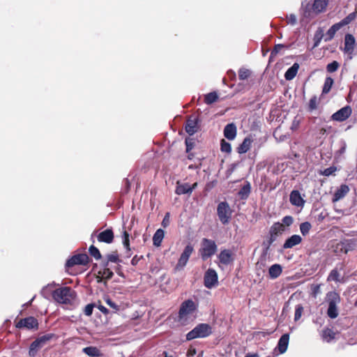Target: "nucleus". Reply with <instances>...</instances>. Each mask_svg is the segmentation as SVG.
<instances>
[{"instance_id": "obj_1", "label": "nucleus", "mask_w": 357, "mask_h": 357, "mask_svg": "<svg viewBox=\"0 0 357 357\" xmlns=\"http://www.w3.org/2000/svg\"><path fill=\"white\" fill-rule=\"evenodd\" d=\"M76 296L75 291L70 287H63L55 289L52 293L53 298L59 303L70 304Z\"/></svg>"}, {"instance_id": "obj_2", "label": "nucleus", "mask_w": 357, "mask_h": 357, "mask_svg": "<svg viewBox=\"0 0 357 357\" xmlns=\"http://www.w3.org/2000/svg\"><path fill=\"white\" fill-rule=\"evenodd\" d=\"M326 301L328 305L327 315L331 319L337 318L339 314L337 305L341 301L340 294L335 291H329L326 294Z\"/></svg>"}, {"instance_id": "obj_3", "label": "nucleus", "mask_w": 357, "mask_h": 357, "mask_svg": "<svg viewBox=\"0 0 357 357\" xmlns=\"http://www.w3.org/2000/svg\"><path fill=\"white\" fill-rule=\"evenodd\" d=\"M213 333V329L208 324H199L186 334V340L190 341L197 338H205Z\"/></svg>"}, {"instance_id": "obj_4", "label": "nucleus", "mask_w": 357, "mask_h": 357, "mask_svg": "<svg viewBox=\"0 0 357 357\" xmlns=\"http://www.w3.org/2000/svg\"><path fill=\"white\" fill-rule=\"evenodd\" d=\"M217 249V245L213 240L204 238L201 242L199 254L202 259L206 261L216 253Z\"/></svg>"}, {"instance_id": "obj_5", "label": "nucleus", "mask_w": 357, "mask_h": 357, "mask_svg": "<svg viewBox=\"0 0 357 357\" xmlns=\"http://www.w3.org/2000/svg\"><path fill=\"white\" fill-rule=\"evenodd\" d=\"M197 309V305L192 300L188 299L183 301L180 306L178 319L184 324L188 320V316L193 314Z\"/></svg>"}, {"instance_id": "obj_6", "label": "nucleus", "mask_w": 357, "mask_h": 357, "mask_svg": "<svg viewBox=\"0 0 357 357\" xmlns=\"http://www.w3.org/2000/svg\"><path fill=\"white\" fill-rule=\"evenodd\" d=\"M91 261L89 257L86 253H79L70 257L66 262L67 271L73 274V268L75 266H87Z\"/></svg>"}, {"instance_id": "obj_7", "label": "nucleus", "mask_w": 357, "mask_h": 357, "mask_svg": "<svg viewBox=\"0 0 357 357\" xmlns=\"http://www.w3.org/2000/svg\"><path fill=\"white\" fill-rule=\"evenodd\" d=\"M54 338H56V335L54 333H47L36 338L29 347V356L34 357L40 349Z\"/></svg>"}, {"instance_id": "obj_8", "label": "nucleus", "mask_w": 357, "mask_h": 357, "mask_svg": "<svg viewBox=\"0 0 357 357\" xmlns=\"http://www.w3.org/2000/svg\"><path fill=\"white\" fill-rule=\"evenodd\" d=\"M232 211L227 202H221L217 207V214L220 221L226 225L229 222Z\"/></svg>"}, {"instance_id": "obj_9", "label": "nucleus", "mask_w": 357, "mask_h": 357, "mask_svg": "<svg viewBox=\"0 0 357 357\" xmlns=\"http://www.w3.org/2000/svg\"><path fill=\"white\" fill-rule=\"evenodd\" d=\"M15 327L17 328L37 330L38 328V321L37 319L31 316L24 319H20L18 321L15 322Z\"/></svg>"}, {"instance_id": "obj_10", "label": "nucleus", "mask_w": 357, "mask_h": 357, "mask_svg": "<svg viewBox=\"0 0 357 357\" xmlns=\"http://www.w3.org/2000/svg\"><path fill=\"white\" fill-rule=\"evenodd\" d=\"M284 230V226L280 222H277L273 224L269 230L270 237L267 242L266 250H268L271 245L276 240L278 234H282Z\"/></svg>"}, {"instance_id": "obj_11", "label": "nucleus", "mask_w": 357, "mask_h": 357, "mask_svg": "<svg viewBox=\"0 0 357 357\" xmlns=\"http://www.w3.org/2000/svg\"><path fill=\"white\" fill-rule=\"evenodd\" d=\"M193 252H194L193 245L191 243H188L185 247L183 252L181 253V255L178 260L176 268V269L183 268L187 264L188 259Z\"/></svg>"}, {"instance_id": "obj_12", "label": "nucleus", "mask_w": 357, "mask_h": 357, "mask_svg": "<svg viewBox=\"0 0 357 357\" xmlns=\"http://www.w3.org/2000/svg\"><path fill=\"white\" fill-rule=\"evenodd\" d=\"M351 107L349 105H347L333 114L331 116V119L333 121L342 122L349 119V117L351 115Z\"/></svg>"}, {"instance_id": "obj_13", "label": "nucleus", "mask_w": 357, "mask_h": 357, "mask_svg": "<svg viewBox=\"0 0 357 357\" xmlns=\"http://www.w3.org/2000/svg\"><path fill=\"white\" fill-rule=\"evenodd\" d=\"M218 274L213 268H208L204 276V286L208 289L212 288L218 283Z\"/></svg>"}, {"instance_id": "obj_14", "label": "nucleus", "mask_w": 357, "mask_h": 357, "mask_svg": "<svg viewBox=\"0 0 357 357\" xmlns=\"http://www.w3.org/2000/svg\"><path fill=\"white\" fill-rule=\"evenodd\" d=\"M96 237L98 242L110 244L114 241V234L112 229L109 228L100 232Z\"/></svg>"}, {"instance_id": "obj_15", "label": "nucleus", "mask_w": 357, "mask_h": 357, "mask_svg": "<svg viewBox=\"0 0 357 357\" xmlns=\"http://www.w3.org/2000/svg\"><path fill=\"white\" fill-rule=\"evenodd\" d=\"M198 118L195 116H190L188 119L185 126L186 132L190 135H192L198 130Z\"/></svg>"}, {"instance_id": "obj_16", "label": "nucleus", "mask_w": 357, "mask_h": 357, "mask_svg": "<svg viewBox=\"0 0 357 357\" xmlns=\"http://www.w3.org/2000/svg\"><path fill=\"white\" fill-rule=\"evenodd\" d=\"M356 40L353 35L347 33L344 37V52L347 54H352L354 50Z\"/></svg>"}, {"instance_id": "obj_17", "label": "nucleus", "mask_w": 357, "mask_h": 357, "mask_svg": "<svg viewBox=\"0 0 357 357\" xmlns=\"http://www.w3.org/2000/svg\"><path fill=\"white\" fill-rule=\"evenodd\" d=\"M349 192V188L346 184H342L335 192L333 198L332 202L335 203L344 198L347 194Z\"/></svg>"}, {"instance_id": "obj_18", "label": "nucleus", "mask_w": 357, "mask_h": 357, "mask_svg": "<svg viewBox=\"0 0 357 357\" xmlns=\"http://www.w3.org/2000/svg\"><path fill=\"white\" fill-rule=\"evenodd\" d=\"M218 257L220 262L224 265H228L234 261L232 252L227 249L222 250Z\"/></svg>"}, {"instance_id": "obj_19", "label": "nucleus", "mask_w": 357, "mask_h": 357, "mask_svg": "<svg viewBox=\"0 0 357 357\" xmlns=\"http://www.w3.org/2000/svg\"><path fill=\"white\" fill-rule=\"evenodd\" d=\"M289 342V333H284L280 337V338L279 339L278 345H277V349H278L280 354H284V352H286V351L287 350V348H288Z\"/></svg>"}, {"instance_id": "obj_20", "label": "nucleus", "mask_w": 357, "mask_h": 357, "mask_svg": "<svg viewBox=\"0 0 357 357\" xmlns=\"http://www.w3.org/2000/svg\"><path fill=\"white\" fill-rule=\"evenodd\" d=\"M289 201L291 204L296 206H303L305 201L301 197L298 190H292L290 193Z\"/></svg>"}, {"instance_id": "obj_21", "label": "nucleus", "mask_w": 357, "mask_h": 357, "mask_svg": "<svg viewBox=\"0 0 357 357\" xmlns=\"http://www.w3.org/2000/svg\"><path fill=\"white\" fill-rule=\"evenodd\" d=\"M302 242V238L297 234L292 235L289 238H288L284 243L283 244L282 248L284 249L292 248L295 245L300 244Z\"/></svg>"}, {"instance_id": "obj_22", "label": "nucleus", "mask_w": 357, "mask_h": 357, "mask_svg": "<svg viewBox=\"0 0 357 357\" xmlns=\"http://www.w3.org/2000/svg\"><path fill=\"white\" fill-rule=\"evenodd\" d=\"M328 3V0H314L312 6V11L316 13H320L325 11Z\"/></svg>"}, {"instance_id": "obj_23", "label": "nucleus", "mask_w": 357, "mask_h": 357, "mask_svg": "<svg viewBox=\"0 0 357 357\" xmlns=\"http://www.w3.org/2000/svg\"><path fill=\"white\" fill-rule=\"evenodd\" d=\"M224 136L229 140H233L236 136V126L234 123L227 124L224 128Z\"/></svg>"}, {"instance_id": "obj_24", "label": "nucleus", "mask_w": 357, "mask_h": 357, "mask_svg": "<svg viewBox=\"0 0 357 357\" xmlns=\"http://www.w3.org/2000/svg\"><path fill=\"white\" fill-rule=\"evenodd\" d=\"M101 266L102 268L98 271V274L106 281L110 280L113 277L114 273L108 268L107 262H102Z\"/></svg>"}, {"instance_id": "obj_25", "label": "nucleus", "mask_w": 357, "mask_h": 357, "mask_svg": "<svg viewBox=\"0 0 357 357\" xmlns=\"http://www.w3.org/2000/svg\"><path fill=\"white\" fill-rule=\"evenodd\" d=\"M175 193L178 195L185 194L190 195V184L188 183H181L179 181H177Z\"/></svg>"}, {"instance_id": "obj_26", "label": "nucleus", "mask_w": 357, "mask_h": 357, "mask_svg": "<svg viewBox=\"0 0 357 357\" xmlns=\"http://www.w3.org/2000/svg\"><path fill=\"white\" fill-rule=\"evenodd\" d=\"M252 142L250 137H245L243 142L237 147V152L240 154L247 153L251 147Z\"/></svg>"}, {"instance_id": "obj_27", "label": "nucleus", "mask_w": 357, "mask_h": 357, "mask_svg": "<svg viewBox=\"0 0 357 357\" xmlns=\"http://www.w3.org/2000/svg\"><path fill=\"white\" fill-rule=\"evenodd\" d=\"M299 69V64L298 63H294L284 73V77L287 80L293 79Z\"/></svg>"}, {"instance_id": "obj_28", "label": "nucleus", "mask_w": 357, "mask_h": 357, "mask_svg": "<svg viewBox=\"0 0 357 357\" xmlns=\"http://www.w3.org/2000/svg\"><path fill=\"white\" fill-rule=\"evenodd\" d=\"M282 271V268L280 264H273L268 269L269 277L271 279H275L281 275Z\"/></svg>"}, {"instance_id": "obj_29", "label": "nucleus", "mask_w": 357, "mask_h": 357, "mask_svg": "<svg viewBox=\"0 0 357 357\" xmlns=\"http://www.w3.org/2000/svg\"><path fill=\"white\" fill-rule=\"evenodd\" d=\"M82 351L91 357H101L102 356V354L101 353L100 350L98 349L96 347H86L82 349Z\"/></svg>"}, {"instance_id": "obj_30", "label": "nucleus", "mask_w": 357, "mask_h": 357, "mask_svg": "<svg viewBox=\"0 0 357 357\" xmlns=\"http://www.w3.org/2000/svg\"><path fill=\"white\" fill-rule=\"evenodd\" d=\"M165 236V231L162 229H158L153 236V243L155 246L159 247L161 245L162 239Z\"/></svg>"}, {"instance_id": "obj_31", "label": "nucleus", "mask_w": 357, "mask_h": 357, "mask_svg": "<svg viewBox=\"0 0 357 357\" xmlns=\"http://www.w3.org/2000/svg\"><path fill=\"white\" fill-rule=\"evenodd\" d=\"M251 192V185L249 182H246V183L240 189L238 192V197L241 199H246Z\"/></svg>"}, {"instance_id": "obj_32", "label": "nucleus", "mask_w": 357, "mask_h": 357, "mask_svg": "<svg viewBox=\"0 0 357 357\" xmlns=\"http://www.w3.org/2000/svg\"><path fill=\"white\" fill-rule=\"evenodd\" d=\"M342 27L340 26V25L338 24V23H336L335 24H333L326 32V38L324 39L325 41H329V40H331L336 32L340 29Z\"/></svg>"}, {"instance_id": "obj_33", "label": "nucleus", "mask_w": 357, "mask_h": 357, "mask_svg": "<svg viewBox=\"0 0 357 357\" xmlns=\"http://www.w3.org/2000/svg\"><path fill=\"white\" fill-rule=\"evenodd\" d=\"M336 333L329 328H326L322 331L321 337L327 342H331L335 337Z\"/></svg>"}, {"instance_id": "obj_34", "label": "nucleus", "mask_w": 357, "mask_h": 357, "mask_svg": "<svg viewBox=\"0 0 357 357\" xmlns=\"http://www.w3.org/2000/svg\"><path fill=\"white\" fill-rule=\"evenodd\" d=\"M218 95L215 91L208 93L204 96V102L207 105H211L218 100Z\"/></svg>"}, {"instance_id": "obj_35", "label": "nucleus", "mask_w": 357, "mask_h": 357, "mask_svg": "<svg viewBox=\"0 0 357 357\" xmlns=\"http://www.w3.org/2000/svg\"><path fill=\"white\" fill-rule=\"evenodd\" d=\"M333 84V79L331 77H327L324 81V86L322 89V94H327L328 93H329Z\"/></svg>"}, {"instance_id": "obj_36", "label": "nucleus", "mask_w": 357, "mask_h": 357, "mask_svg": "<svg viewBox=\"0 0 357 357\" xmlns=\"http://www.w3.org/2000/svg\"><path fill=\"white\" fill-rule=\"evenodd\" d=\"M89 255L96 260H100L102 258L100 250L94 245H91L89 248Z\"/></svg>"}, {"instance_id": "obj_37", "label": "nucleus", "mask_w": 357, "mask_h": 357, "mask_svg": "<svg viewBox=\"0 0 357 357\" xmlns=\"http://www.w3.org/2000/svg\"><path fill=\"white\" fill-rule=\"evenodd\" d=\"M340 274L338 272L337 268H335L330 272V273L327 278V281H328V282L334 281L336 282H340Z\"/></svg>"}, {"instance_id": "obj_38", "label": "nucleus", "mask_w": 357, "mask_h": 357, "mask_svg": "<svg viewBox=\"0 0 357 357\" xmlns=\"http://www.w3.org/2000/svg\"><path fill=\"white\" fill-rule=\"evenodd\" d=\"M342 243H344V248L347 250V253L349 250H352L356 246V241L355 239H345L342 241Z\"/></svg>"}, {"instance_id": "obj_39", "label": "nucleus", "mask_w": 357, "mask_h": 357, "mask_svg": "<svg viewBox=\"0 0 357 357\" xmlns=\"http://www.w3.org/2000/svg\"><path fill=\"white\" fill-rule=\"evenodd\" d=\"M356 15L355 13H351L349 14L346 17L342 20L338 24L341 27L350 24L352 21L355 20Z\"/></svg>"}, {"instance_id": "obj_40", "label": "nucleus", "mask_w": 357, "mask_h": 357, "mask_svg": "<svg viewBox=\"0 0 357 357\" xmlns=\"http://www.w3.org/2000/svg\"><path fill=\"white\" fill-rule=\"evenodd\" d=\"M312 228V225L309 222H304L300 225V231L303 236H306L309 234Z\"/></svg>"}, {"instance_id": "obj_41", "label": "nucleus", "mask_w": 357, "mask_h": 357, "mask_svg": "<svg viewBox=\"0 0 357 357\" xmlns=\"http://www.w3.org/2000/svg\"><path fill=\"white\" fill-rule=\"evenodd\" d=\"M107 261L105 262H107V265L109 264V262H113V263H119L121 262V260L119 259V256L117 253V252H114L111 254H108L106 256Z\"/></svg>"}, {"instance_id": "obj_42", "label": "nucleus", "mask_w": 357, "mask_h": 357, "mask_svg": "<svg viewBox=\"0 0 357 357\" xmlns=\"http://www.w3.org/2000/svg\"><path fill=\"white\" fill-rule=\"evenodd\" d=\"M186 153H190L195 146V139L193 137H186L185 140Z\"/></svg>"}, {"instance_id": "obj_43", "label": "nucleus", "mask_w": 357, "mask_h": 357, "mask_svg": "<svg viewBox=\"0 0 357 357\" xmlns=\"http://www.w3.org/2000/svg\"><path fill=\"white\" fill-rule=\"evenodd\" d=\"M251 75V71L246 68H240L238 70V78L241 80H245Z\"/></svg>"}, {"instance_id": "obj_44", "label": "nucleus", "mask_w": 357, "mask_h": 357, "mask_svg": "<svg viewBox=\"0 0 357 357\" xmlns=\"http://www.w3.org/2000/svg\"><path fill=\"white\" fill-rule=\"evenodd\" d=\"M220 150L222 152L229 153L231 151V144L226 142L224 139L220 141Z\"/></svg>"}, {"instance_id": "obj_45", "label": "nucleus", "mask_w": 357, "mask_h": 357, "mask_svg": "<svg viewBox=\"0 0 357 357\" xmlns=\"http://www.w3.org/2000/svg\"><path fill=\"white\" fill-rule=\"evenodd\" d=\"M288 47L282 45V44H277L274 46L273 49L271 52L270 57L273 58L277 56V54L284 48H287Z\"/></svg>"}, {"instance_id": "obj_46", "label": "nucleus", "mask_w": 357, "mask_h": 357, "mask_svg": "<svg viewBox=\"0 0 357 357\" xmlns=\"http://www.w3.org/2000/svg\"><path fill=\"white\" fill-rule=\"evenodd\" d=\"M339 67L340 63L337 61H333L326 66V71L329 73H332L337 71Z\"/></svg>"}, {"instance_id": "obj_47", "label": "nucleus", "mask_w": 357, "mask_h": 357, "mask_svg": "<svg viewBox=\"0 0 357 357\" xmlns=\"http://www.w3.org/2000/svg\"><path fill=\"white\" fill-rule=\"evenodd\" d=\"M336 171H337V167L335 166H332V167L326 168L323 171H321L319 172V174L324 175L326 176H329L331 175L334 174Z\"/></svg>"}, {"instance_id": "obj_48", "label": "nucleus", "mask_w": 357, "mask_h": 357, "mask_svg": "<svg viewBox=\"0 0 357 357\" xmlns=\"http://www.w3.org/2000/svg\"><path fill=\"white\" fill-rule=\"evenodd\" d=\"M303 307L301 305H297L296 306V309H295V314H294V321H298L302 314H303Z\"/></svg>"}, {"instance_id": "obj_49", "label": "nucleus", "mask_w": 357, "mask_h": 357, "mask_svg": "<svg viewBox=\"0 0 357 357\" xmlns=\"http://www.w3.org/2000/svg\"><path fill=\"white\" fill-rule=\"evenodd\" d=\"M129 234L128 232L126 231V230H124L123 231V244L124 245V247L127 249V250H130V240H129Z\"/></svg>"}, {"instance_id": "obj_50", "label": "nucleus", "mask_w": 357, "mask_h": 357, "mask_svg": "<svg viewBox=\"0 0 357 357\" xmlns=\"http://www.w3.org/2000/svg\"><path fill=\"white\" fill-rule=\"evenodd\" d=\"M343 245H344V243H342V241L339 242V243H337L335 245L334 252L335 253H337V255H340V254H342V253L347 254V250L344 249Z\"/></svg>"}, {"instance_id": "obj_51", "label": "nucleus", "mask_w": 357, "mask_h": 357, "mask_svg": "<svg viewBox=\"0 0 357 357\" xmlns=\"http://www.w3.org/2000/svg\"><path fill=\"white\" fill-rule=\"evenodd\" d=\"M317 98L314 96L312 97L310 100L309 105H308V109L309 111L314 110L317 108Z\"/></svg>"}, {"instance_id": "obj_52", "label": "nucleus", "mask_w": 357, "mask_h": 357, "mask_svg": "<svg viewBox=\"0 0 357 357\" xmlns=\"http://www.w3.org/2000/svg\"><path fill=\"white\" fill-rule=\"evenodd\" d=\"M320 287L321 284L311 285V295L312 297L317 298V296L321 293Z\"/></svg>"}, {"instance_id": "obj_53", "label": "nucleus", "mask_w": 357, "mask_h": 357, "mask_svg": "<svg viewBox=\"0 0 357 357\" xmlns=\"http://www.w3.org/2000/svg\"><path fill=\"white\" fill-rule=\"evenodd\" d=\"M322 37H323L322 31L321 30L317 31L314 37V47H317L319 45Z\"/></svg>"}, {"instance_id": "obj_54", "label": "nucleus", "mask_w": 357, "mask_h": 357, "mask_svg": "<svg viewBox=\"0 0 357 357\" xmlns=\"http://www.w3.org/2000/svg\"><path fill=\"white\" fill-rule=\"evenodd\" d=\"M293 218L290 215H287V216H284L282 219V223L283 225V226L285 227H289L292 223H293Z\"/></svg>"}, {"instance_id": "obj_55", "label": "nucleus", "mask_w": 357, "mask_h": 357, "mask_svg": "<svg viewBox=\"0 0 357 357\" xmlns=\"http://www.w3.org/2000/svg\"><path fill=\"white\" fill-rule=\"evenodd\" d=\"M94 306L95 305L93 303L86 305L84 310V314L86 316H91L93 313Z\"/></svg>"}, {"instance_id": "obj_56", "label": "nucleus", "mask_w": 357, "mask_h": 357, "mask_svg": "<svg viewBox=\"0 0 357 357\" xmlns=\"http://www.w3.org/2000/svg\"><path fill=\"white\" fill-rule=\"evenodd\" d=\"M296 17L294 14H290L287 16V24L294 25L296 23Z\"/></svg>"}, {"instance_id": "obj_57", "label": "nucleus", "mask_w": 357, "mask_h": 357, "mask_svg": "<svg viewBox=\"0 0 357 357\" xmlns=\"http://www.w3.org/2000/svg\"><path fill=\"white\" fill-rule=\"evenodd\" d=\"M169 225V213H166L162 221V226L163 227H167Z\"/></svg>"}, {"instance_id": "obj_58", "label": "nucleus", "mask_w": 357, "mask_h": 357, "mask_svg": "<svg viewBox=\"0 0 357 357\" xmlns=\"http://www.w3.org/2000/svg\"><path fill=\"white\" fill-rule=\"evenodd\" d=\"M106 303L110 307L113 308L115 312L119 310V306L113 302L111 299H107Z\"/></svg>"}, {"instance_id": "obj_59", "label": "nucleus", "mask_w": 357, "mask_h": 357, "mask_svg": "<svg viewBox=\"0 0 357 357\" xmlns=\"http://www.w3.org/2000/svg\"><path fill=\"white\" fill-rule=\"evenodd\" d=\"M98 308L100 312H102L104 314H109V310L106 308L105 306L102 305H99L98 306Z\"/></svg>"}, {"instance_id": "obj_60", "label": "nucleus", "mask_w": 357, "mask_h": 357, "mask_svg": "<svg viewBox=\"0 0 357 357\" xmlns=\"http://www.w3.org/2000/svg\"><path fill=\"white\" fill-rule=\"evenodd\" d=\"M96 281L98 283H100V282H103L105 283V284H106L107 281L105 280V278H102L101 275H99L98 273L96 275Z\"/></svg>"}, {"instance_id": "obj_61", "label": "nucleus", "mask_w": 357, "mask_h": 357, "mask_svg": "<svg viewBox=\"0 0 357 357\" xmlns=\"http://www.w3.org/2000/svg\"><path fill=\"white\" fill-rule=\"evenodd\" d=\"M326 128H320V129H319V135L320 136H324V135H326Z\"/></svg>"}, {"instance_id": "obj_62", "label": "nucleus", "mask_w": 357, "mask_h": 357, "mask_svg": "<svg viewBox=\"0 0 357 357\" xmlns=\"http://www.w3.org/2000/svg\"><path fill=\"white\" fill-rule=\"evenodd\" d=\"M245 357H259V355L257 353H248Z\"/></svg>"}, {"instance_id": "obj_63", "label": "nucleus", "mask_w": 357, "mask_h": 357, "mask_svg": "<svg viewBox=\"0 0 357 357\" xmlns=\"http://www.w3.org/2000/svg\"><path fill=\"white\" fill-rule=\"evenodd\" d=\"M197 187V183L195 182L192 185H190V191H191V193L192 192V191Z\"/></svg>"}, {"instance_id": "obj_64", "label": "nucleus", "mask_w": 357, "mask_h": 357, "mask_svg": "<svg viewBox=\"0 0 357 357\" xmlns=\"http://www.w3.org/2000/svg\"><path fill=\"white\" fill-rule=\"evenodd\" d=\"M195 354H196V349L195 348H192V350H189L188 351V356H189V355L193 356Z\"/></svg>"}]
</instances>
